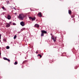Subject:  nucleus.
<instances>
[{"mask_svg":"<svg viewBox=\"0 0 79 79\" xmlns=\"http://www.w3.org/2000/svg\"><path fill=\"white\" fill-rule=\"evenodd\" d=\"M38 16L39 17H42V13L40 12H39L38 14Z\"/></svg>","mask_w":79,"mask_h":79,"instance_id":"6","label":"nucleus"},{"mask_svg":"<svg viewBox=\"0 0 79 79\" xmlns=\"http://www.w3.org/2000/svg\"><path fill=\"white\" fill-rule=\"evenodd\" d=\"M54 42H56V39H54V38L53 39Z\"/></svg>","mask_w":79,"mask_h":79,"instance_id":"18","label":"nucleus"},{"mask_svg":"<svg viewBox=\"0 0 79 79\" xmlns=\"http://www.w3.org/2000/svg\"><path fill=\"white\" fill-rule=\"evenodd\" d=\"M11 22H9V24H11Z\"/></svg>","mask_w":79,"mask_h":79,"instance_id":"22","label":"nucleus"},{"mask_svg":"<svg viewBox=\"0 0 79 79\" xmlns=\"http://www.w3.org/2000/svg\"><path fill=\"white\" fill-rule=\"evenodd\" d=\"M52 34H51V35H52Z\"/></svg>","mask_w":79,"mask_h":79,"instance_id":"29","label":"nucleus"},{"mask_svg":"<svg viewBox=\"0 0 79 79\" xmlns=\"http://www.w3.org/2000/svg\"><path fill=\"white\" fill-rule=\"evenodd\" d=\"M14 14H15V15H16V13H15Z\"/></svg>","mask_w":79,"mask_h":79,"instance_id":"25","label":"nucleus"},{"mask_svg":"<svg viewBox=\"0 0 79 79\" xmlns=\"http://www.w3.org/2000/svg\"><path fill=\"white\" fill-rule=\"evenodd\" d=\"M2 9H3V10H4L5 11H6V9H5V7H4V6L2 7Z\"/></svg>","mask_w":79,"mask_h":79,"instance_id":"13","label":"nucleus"},{"mask_svg":"<svg viewBox=\"0 0 79 79\" xmlns=\"http://www.w3.org/2000/svg\"><path fill=\"white\" fill-rule=\"evenodd\" d=\"M69 14L70 15H71V11L69 10Z\"/></svg>","mask_w":79,"mask_h":79,"instance_id":"10","label":"nucleus"},{"mask_svg":"<svg viewBox=\"0 0 79 79\" xmlns=\"http://www.w3.org/2000/svg\"><path fill=\"white\" fill-rule=\"evenodd\" d=\"M1 41L0 40V42Z\"/></svg>","mask_w":79,"mask_h":79,"instance_id":"28","label":"nucleus"},{"mask_svg":"<svg viewBox=\"0 0 79 79\" xmlns=\"http://www.w3.org/2000/svg\"><path fill=\"white\" fill-rule=\"evenodd\" d=\"M10 8H12V7H13L10 6Z\"/></svg>","mask_w":79,"mask_h":79,"instance_id":"21","label":"nucleus"},{"mask_svg":"<svg viewBox=\"0 0 79 79\" xmlns=\"http://www.w3.org/2000/svg\"><path fill=\"white\" fill-rule=\"evenodd\" d=\"M72 18H73L74 17L73 16H71Z\"/></svg>","mask_w":79,"mask_h":79,"instance_id":"26","label":"nucleus"},{"mask_svg":"<svg viewBox=\"0 0 79 79\" xmlns=\"http://www.w3.org/2000/svg\"><path fill=\"white\" fill-rule=\"evenodd\" d=\"M51 39H52V40H53V39H54V37H53V36H52V37H51Z\"/></svg>","mask_w":79,"mask_h":79,"instance_id":"17","label":"nucleus"},{"mask_svg":"<svg viewBox=\"0 0 79 79\" xmlns=\"http://www.w3.org/2000/svg\"><path fill=\"white\" fill-rule=\"evenodd\" d=\"M35 27H39V25L37 24H35Z\"/></svg>","mask_w":79,"mask_h":79,"instance_id":"9","label":"nucleus"},{"mask_svg":"<svg viewBox=\"0 0 79 79\" xmlns=\"http://www.w3.org/2000/svg\"><path fill=\"white\" fill-rule=\"evenodd\" d=\"M56 37H55V39H56Z\"/></svg>","mask_w":79,"mask_h":79,"instance_id":"27","label":"nucleus"},{"mask_svg":"<svg viewBox=\"0 0 79 79\" xmlns=\"http://www.w3.org/2000/svg\"><path fill=\"white\" fill-rule=\"evenodd\" d=\"M7 19H11V16L10 15H8L7 16Z\"/></svg>","mask_w":79,"mask_h":79,"instance_id":"8","label":"nucleus"},{"mask_svg":"<svg viewBox=\"0 0 79 79\" xmlns=\"http://www.w3.org/2000/svg\"><path fill=\"white\" fill-rule=\"evenodd\" d=\"M0 39H1V35L0 34Z\"/></svg>","mask_w":79,"mask_h":79,"instance_id":"20","label":"nucleus"},{"mask_svg":"<svg viewBox=\"0 0 79 79\" xmlns=\"http://www.w3.org/2000/svg\"><path fill=\"white\" fill-rule=\"evenodd\" d=\"M3 59H4V60H7V61H8L9 62H10V60L8 59L7 58H6V57H4L3 58Z\"/></svg>","mask_w":79,"mask_h":79,"instance_id":"5","label":"nucleus"},{"mask_svg":"<svg viewBox=\"0 0 79 79\" xmlns=\"http://www.w3.org/2000/svg\"><path fill=\"white\" fill-rule=\"evenodd\" d=\"M13 25H16V23H13Z\"/></svg>","mask_w":79,"mask_h":79,"instance_id":"19","label":"nucleus"},{"mask_svg":"<svg viewBox=\"0 0 79 79\" xmlns=\"http://www.w3.org/2000/svg\"><path fill=\"white\" fill-rule=\"evenodd\" d=\"M25 29V28H23L21 29V31H24V30Z\"/></svg>","mask_w":79,"mask_h":79,"instance_id":"11","label":"nucleus"},{"mask_svg":"<svg viewBox=\"0 0 79 79\" xmlns=\"http://www.w3.org/2000/svg\"><path fill=\"white\" fill-rule=\"evenodd\" d=\"M38 56H40V58L42 57V56L40 54H38Z\"/></svg>","mask_w":79,"mask_h":79,"instance_id":"16","label":"nucleus"},{"mask_svg":"<svg viewBox=\"0 0 79 79\" xmlns=\"http://www.w3.org/2000/svg\"><path fill=\"white\" fill-rule=\"evenodd\" d=\"M14 9H15V10H16V8H15V7H14Z\"/></svg>","mask_w":79,"mask_h":79,"instance_id":"23","label":"nucleus"},{"mask_svg":"<svg viewBox=\"0 0 79 79\" xmlns=\"http://www.w3.org/2000/svg\"><path fill=\"white\" fill-rule=\"evenodd\" d=\"M24 18V15L23 14H20L18 16V18L19 20H23Z\"/></svg>","mask_w":79,"mask_h":79,"instance_id":"1","label":"nucleus"},{"mask_svg":"<svg viewBox=\"0 0 79 79\" xmlns=\"http://www.w3.org/2000/svg\"><path fill=\"white\" fill-rule=\"evenodd\" d=\"M41 36L42 37L44 35V34H46L47 33V31L44 30H42L41 31Z\"/></svg>","mask_w":79,"mask_h":79,"instance_id":"2","label":"nucleus"},{"mask_svg":"<svg viewBox=\"0 0 79 79\" xmlns=\"http://www.w3.org/2000/svg\"><path fill=\"white\" fill-rule=\"evenodd\" d=\"M20 24L22 26H24V23L23 21L21 22L20 23Z\"/></svg>","mask_w":79,"mask_h":79,"instance_id":"4","label":"nucleus"},{"mask_svg":"<svg viewBox=\"0 0 79 79\" xmlns=\"http://www.w3.org/2000/svg\"><path fill=\"white\" fill-rule=\"evenodd\" d=\"M16 38V35H15V36H14V39H15Z\"/></svg>","mask_w":79,"mask_h":79,"instance_id":"15","label":"nucleus"},{"mask_svg":"<svg viewBox=\"0 0 79 79\" xmlns=\"http://www.w3.org/2000/svg\"><path fill=\"white\" fill-rule=\"evenodd\" d=\"M18 64V62H15V63H14V64L15 65H16V64Z\"/></svg>","mask_w":79,"mask_h":79,"instance_id":"12","label":"nucleus"},{"mask_svg":"<svg viewBox=\"0 0 79 79\" xmlns=\"http://www.w3.org/2000/svg\"><path fill=\"white\" fill-rule=\"evenodd\" d=\"M6 27H10V23H7L6 24Z\"/></svg>","mask_w":79,"mask_h":79,"instance_id":"7","label":"nucleus"},{"mask_svg":"<svg viewBox=\"0 0 79 79\" xmlns=\"http://www.w3.org/2000/svg\"><path fill=\"white\" fill-rule=\"evenodd\" d=\"M38 53V52H37V51H36V53Z\"/></svg>","mask_w":79,"mask_h":79,"instance_id":"24","label":"nucleus"},{"mask_svg":"<svg viewBox=\"0 0 79 79\" xmlns=\"http://www.w3.org/2000/svg\"><path fill=\"white\" fill-rule=\"evenodd\" d=\"M9 48H10V47L9 46H7L6 47V49H9Z\"/></svg>","mask_w":79,"mask_h":79,"instance_id":"14","label":"nucleus"},{"mask_svg":"<svg viewBox=\"0 0 79 79\" xmlns=\"http://www.w3.org/2000/svg\"><path fill=\"white\" fill-rule=\"evenodd\" d=\"M29 18L30 20H32V21H35V17L33 18L31 17H29Z\"/></svg>","mask_w":79,"mask_h":79,"instance_id":"3","label":"nucleus"}]
</instances>
